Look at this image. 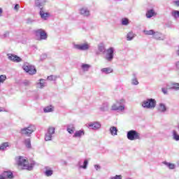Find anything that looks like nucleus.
I'll return each mask as SVG.
<instances>
[{
    "instance_id": "1",
    "label": "nucleus",
    "mask_w": 179,
    "mask_h": 179,
    "mask_svg": "<svg viewBox=\"0 0 179 179\" xmlns=\"http://www.w3.org/2000/svg\"><path fill=\"white\" fill-rule=\"evenodd\" d=\"M17 164L20 167H22L23 170H29L30 171L33 170V167H34L36 162H32L30 164H29L27 159L20 156L17 158Z\"/></svg>"
},
{
    "instance_id": "2",
    "label": "nucleus",
    "mask_w": 179,
    "mask_h": 179,
    "mask_svg": "<svg viewBox=\"0 0 179 179\" xmlns=\"http://www.w3.org/2000/svg\"><path fill=\"white\" fill-rule=\"evenodd\" d=\"M125 100L120 99L117 101L111 106L112 111H124L125 110Z\"/></svg>"
},
{
    "instance_id": "3",
    "label": "nucleus",
    "mask_w": 179,
    "mask_h": 179,
    "mask_svg": "<svg viewBox=\"0 0 179 179\" xmlns=\"http://www.w3.org/2000/svg\"><path fill=\"white\" fill-rule=\"evenodd\" d=\"M141 106L143 108H155L156 107V99L152 98L147 99L142 102Z\"/></svg>"
},
{
    "instance_id": "4",
    "label": "nucleus",
    "mask_w": 179,
    "mask_h": 179,
    "mask_svg": "<svg viewBox=\"0 0 179 179\" xmlns=\"http://www.w3.org/2000/svg\"><path fill=\"white\" fill-rule=\"evenodd\" d=\"M36 131V127L34 125H29L28 127L21 129V135H25V136H30L33 132Z\"/></svg>"
},
{
    "instance_id": "5",
    "label": "nucleus",
    "mask_w": 179,
    "mask_h": 179,
    "mask_svg": "<svg viewBox=\"0 0 179 179\" xmlns=\"http://www.w3.org/2000/svg\"><path fill=\"white\" fill-rule=\"evenodd\" d=\"M127 138L129 141H136L141 139V134L136 130H130L127 131Z\"/></svg>"
},
{
    "instance_id": "6",
    "label": "nucleus",
    "mask_w": 179,
    "mask_h": 179,
    "mask_svg": "<svg viewBox=\"0 0 179 179\" xmlns=\"http://www.w3.org/2000/svg\"><path fill=\"white\" fill-rule=\"evenodd\" d=\"M23 69L27 72V73H29V75H35L36 73L37 70H36V67L34 66H31L28 63H26L23 66Z\"/></svg>"
},
{
    "instance_id": "7",
    "label": "nucleus",
    "mask_w": 179,
    "mask_h": 179,
    "mask_svg": "<svg viewBox=\"0 0 179 179\" xmlns=\"http://www.w3.org/2000/svg\"><path fill=\"white\" fill-rule=\"evenodd\" d=\"M55 134V127H50L48 129L46 134H45V141L48 142L52 140V135Z\"/></svg>"
},
{
    "instance_id": "8",
    "label": "nucleus",
    "mask_w": 179,
    "mask_h": 179,
    "mask_svg": "<svg viewBox=\"0 0 179 179\" xmlns=\"http://www.w3.org/2000/svg\"><path fill=\"white\" fill-rule=\"evenodd\" d=\"M36 37L40 36V40H47L48 35H47V32L44 31L43 29H36L34 31Z\"/></svg>"
},
{
    "instance_id": "9",
    "label": "nucleus",
    "mask_w": 179,
    "mask_h": 179,
    "mask_svg": "<svg viewBox=\"0 0 179 179\" xmlns=\"http://www.w3.org/2000/svg\"><path fill=\"white\" fill-rule=\"evenodd\" d=\"M105 59L108 62H111L114 59V48H110L106 50Z\"/></svg>"
},
{
    "instance_id": "10",
    "label": "nucleus",
    "mask_w": 179,
    "mask_h": 179,
    "mask_svg": "<svg viewBox=\"0 0 179 179\" xmlns=\"http://www.w3.org/2000/svg\"><path fill=\"white\" fill-rule=\"evenodd\" d=\"M73 48L76 50H79L80 51H87L90 48V45L87 43L83 44H74Z\"/></svg>"
},
{
    "instance_id": "11",
    "label": "nucleus",
    "mask_w": 179,
    "mask_h": 179,
    "mask_svg": "<svg viewBox=\"0 0 179 179\" xmlns=\"http://www.w3.org/2000/svg\"><path fill=\"white\" fill-rule=\"evenodd\" d=\"M45 3H47V0H34L35 8L40 9V10L44 9Z\"/></svg>"
},
{
    "instance_id": "12",
    "label": "nucleus",
    "mask_w": 179,
    "mask_h": 179,
    "mask_svg": "<svg viewBox=\"0 0 179 179\" xmlns=\"http://www.w3.org/2000/svg\"><path fill=\"white\" fill-rule=\"evenodd\" d=\"M88 128L94 129V131H97V129L101 128V124L99 122H90L88 123Z\"/></svg>"
},
{
    "instance_id": "13",
    "label": "nucleus",
    "mask_w": 179,
    "mask_h": 179,
    "mask_svg": "<svg viewBox=\"0 0 179 179\" xmlns=\"http://www.w3.org/2000/svg\"><path fill=\"white\" fill-rule=\"evenodd\" d=\"M7 57L8 59L10 61H12L13 62H17V63L22 62V58H20V57L16 55L8 53L7 55Z\"/></svg>"
},
{
    "instance_id": "14",
    "label": "nucleus",
    "mask_w": 179,
    "mask_h": 179,
    "mask_svg": "<svg viewBox=\"0 0 179 179\" xmlns=\"http://www.w3.org/2000/svg\"><path fill=\"white\" fill-rule=\"evenodd\" d=\"M167 87L169 90H179V83H171L169 84H167Z\"/></svg>"
},
{
    "instance_id": "15",
    "label": "nucleus",
    "mask_w": 179,
    "mask_h": 179,
    "mask_svg": "<svg viewBox=\"0 0 179 179\" xmlns=\"http://www.w3.org/2000/svg\"><path fill=\"white\" fill-rule=\"evenodd\" d=\"M153 36V38H155V40H164V38H166V36L162 34V33L160 32H155L154 31V34L152 35Z\"/></svg>"
},
{
    "instance_id": "16",
    "label": "nucleus",
    "mask_w": 179,
    "mask_h": 179,
    "mask_svg": "<svg viewBox=\"0 0 179 179\" xmlns=\"http://www.w3.org/2000/svg\"><path fill=\"white\" fill-rule=\"evenodd\" d=\"M1 175L8 179H13L14 178L13 173H12V171H3L2 173V174H1Z\"/></svg>"
},
{
    "instance_id": "17",
    "label": "nucleus",
    "mask_w": 179,
    "mask_h": 179,
    "mask_svg": "<svg viewBox=\"0 0 179 179\" xmlns=\"http://www.w3.org/2000/svg\"><path fill=\"white\" fill-rule=\"evenodd\" d=\"M39 15L41 19H44V20H47V18L50 17L49 13L45 12V10H44V8L42 10H40Z\"/></svg>"
},
{
    "instance_id": "18",
    "label": "nucleus",
    "mask_w": 179,
    "mask_h": 179,
    "mask_svg": "<svg viewBox=\"0 0 179 179\" xmlns=\"http://www.w3.org/2000/svg\"><path fill=\"white\" fill-rule=\"evenodd\" d=\"M80 13L83 16H85L87 17L88 16H90V11L87 8H82L80 9Z\"/></svg>"
},
{
    "instance_id": "19",
    "label": "nucleus",
    "mask_w": 179,
    "mask_h": 179,
    "mask_svg": "<svg viewBox=\"0 0 179 179\" xmlns=\"http://www.w3.org/2000/svg\"><path fill=\"white\" fill-rule=\"evenodd\" d=\"M82 136H85V130L83 129L76 131L73 138H82Z\"/></svg>"
},
{
    "instance_id": "20",
    "label": "nucleus",
    "mask_w": 179,
    "mask_h": 179,
    "mask_svg": "<svg viewBox=\"0 0 179 179\" xmlns=\"http://www.w3.org/2000/svg\"><path fill=\"white\" fill-rule=\"evenodd\" d=\"M158 111L159 113H166L167 111V106L163 103H160L158 106Z\"/></svg>"
},
{
    "instance_id": "21",
    "label": "nucleus",
    "mask_w": 179,
    "mask_h": 179,
    "mask_svg": "<svg viewBox=\"0 0 179 179\" xmlns=\"http://www.w3.org/2000/svg\"><path fill=\"white\" fill-rule=\"evenodd\" d=\"M66 131L70 135H72L73 134H75L76 128L75 125L73 124H68Z\"/></svg>"
},
{
    "instance_id": "22",
    "label": "nucleus",
    "mask_w": 179,
    "mask_h": 179,
    "mask_svg": "<svg viewBox=\"0 0 179 179\" xmlns=\"http://www.w3.org/2000/svg\"><path fill=\"white\" fill-rule=\"evenodd\" d=\"M156 12H155L154 9H150L147 11L145 16L148 17V19H150V17H153V16H155Z\"/></svg>"
},
{
    "instance_id": "23",
    "label": "nucleus",
    "mask_w": 179,
    "mask_h": 179,
    "mask_svg": "<svg viewBox=\"0 0 179 179\" xmlns=\"http://www.w3.org/2000/svg\"><path fill=\"white\" fill-rule=\"evenodd\" d=\"M162 163H163V164L166 166V167H168L169 169V170H174V169H176V164H174L167 162L166 161L163 162Z\"/></svg>"
},
{
    "instance_id": "24",
    "label": "nucleus",
    "mask_w": 179,
    "mask_h": 179,
    "mask_svg": "<svg viewBox=\"0 0 179 179\" xmlns=\"http://www.w3.org/2000/svg\"><path fill=\"white\" fill-rule=\"evenodd\" d=\"M131 85L134 86H138L139 85V81H138V78H136V74L133 73V78L131 79Z\"/></svg>"
},
{
    "instance_id": "25",
    "label": "nucleus",
    "mask_w": 179,
    "mask_h": 179,
    "mask_svg": "<svg viewBox=\"0 0 179 179\" xmlns=\"http://www.w3.org/2000/svg\"><path fill=\"white\" fill-rule=\"evenodd\" d=\"M110 134L113 136H115V135H117V132H118V129H117V127L113 126L110 128Z\"/></svg>"
},
{
    "instance_id": "26",
    "label": "nucleus",
    "mask_w": 179,
    "mask_h": 179,
    "mask_svg": "<svg viewBox=\"0 0 179 179\" xmlns=\"http://www.w3.org/2000/svg\"><path fill=\"white\" fill-rule=\"evenodd\" d=\"M108 103L106 102L102 104V106L100 107L101 111H108Z\"/></svg>"
},
{
    "instance_id": "27",
    "label": "nucleus",
    "mask_w": 179,
    "mask_h": 179,
    "mask_svg": "<svg viewBox=\"0 0 179 179\" xmlns=\"http://www.w3.org/2000/svg\"><path fill=\"white\" fill-rule=\"evenodd\" d=\"M134 38H135V34H134L132 31L129 32L127 35V41H131L134 40Z\"/></svg>"
},
{
    "instance_id": "28",
    "label": "nucleus",
    "mask_w": 179,
    "mask_h": 179,
    "mask_svg": "<svg viewBox=\"0 0 179 179\" xmlns=\"http://www.w3.org/2000/svg\"><path fill=\"white\" fill-rule=\"evenodd\" d=\"M98 50L99 52H102V54H104V52H106V47L104 46V44L99 43L98 45Z\"/></svg>"
},
{
    "instance_id": "29",
    "label": "nucleus",
    "mask_w": 179,
    "mask_h": 179,
    "mask_svg": "<svg viewBox=\"0 0 179 179\" xmlns=\"http://www.w3.org/2000/svg\"><path fill=\"white\" fill-rule=\"evenodd\" d=\"M172 136H173V139L174 141H179V134H178V132H177V131L173 130Z\"/></svg>"
},
{
    "instance_id": "30",
    "label": "nucleus",
    "mask_w": 179,
    "mask_h": 179,
    "mask_svg": "<svg viewBox=\"0 0 179 179\" xmlns=\"http://www.w3.org/2000/svg\"><path fill=\"white\" fill-rule=\"evenodd\" d=\"M101 73L108 75V73H113V69L111 68H103L101 69Z\"/></svg>"
},
{
    "instance_id": "31",
    "label": "nucleus",
    "mask_w": 179,
    "mask_h": 179,
    "mask_svg": "<svg viewBox=\"0 0 179 179\" xmlns=\"http://www.w3.org/2000/svg\"><path fill=\"white\" fill-rule=\"evenodd\" d=\"M171 15L172 17H174V19H177L178 17H179V10H173L171 11Z\"/></svg>"
},
{
    "instance_id": "32",
    "label": "nucleus",
    "mask_w": 179,
    "mask_h": 179,
    "mask_svg": "<svg viewBox=\"0 0 179 179\" xmlns=\"http://www.w3.org/2000/svg\"><path fill=\"white\" fill-rule=\"evenodd\" d=\"M6 148H9V143L8 142H6V143H3L1 145H0V150H6Z\"/></svg>"
},
{
    "instance_id": "33",
    "label": "nucleus",
    "mask_w": 179,
    "mask_h": 179,
    "mask_svg": "<svg viewBox=\"0 0 179 179\" xmlns=\"http://www.w3.org/2000/svg\"><path fill=\"white\" fill-rule=\"evenodd\" d=\"M24 145L28 149H30V148H31V141L30 140V138L25 139Z\"/></svg>"
},
{
    "instance_id": "34",
    "label": "nucleus",
    "mask_w": 179,
    "mask_h": 179,
    "mask_svg": "<svg viewBox=\"0 0 179 179\" xmlns=\"http://www.w3.org/2000/svg\"><path fill=\"white\" fill-rule=\"evenodd\" d=\"M143 33L144 34H145V36H153V34H155V30H144Z\"/></svg>"
},
{
    "instance_id": "35",
    "label": "nucleus",
    "mask_w": 179,
    "mask_h": 179,
    "mask_svg": "<svg viewBox=\"0 0 179 179\" xmlns=\"http://www.w3.org/2000/svg\"><path fill=\"white\" fill-rule=\"evenodd\" d=\"M39 83H37V85L39 86L40 89H43L45 86V81L43 79H40Z\"/></svg>"
},
{
    "instance_id": "36",
    "label": "nucleus",
    "mask_w": 179,
    "mask_h": 179,
    "mask_svg": "<svg viewBox=\"0 0 179 179\" xmlns=\"http://www.w3.org/2000/svg\"><path fill=\"white\" fill-rule=\"evenodd\" d=\"M81 68L84 71L87 72V71H89V69H90V65L86 64H83L81 65Z\"/></svg>"
},
{
    "instance_id": "37",
    "label": "nucleus",
    "mask_w": 179,
    "mask_h": 179,
    "mask_svg": "<svg viewBox=\"0 0 179 179\" xmlns=\"http://www.w3.org/2000/svg\"><path fill=\"white\" fill-rule=\"evenodd\" d=\"M88 164H89V161H87V159H85L83 162V165L80 166V169H83L84 170H86V169H87Z\"/></svg>"
},
{
    "instance_id": "38",
    "label": "nucleus",
    "mask_w": 179,
    "mask_h": 179,
    "mask_svg": "<svg viewBox=\"0 0 179 179\" xmlns=\"http://www.w3.org/2000/svg\"><path fill=\"white\" fill-rule=\"evenodd\" d=\"M43 111L45 113H52V111H54V109L52 106H46L45 108H43Z\"/></svg>"
},
{
    "instance_id": "39",
    "label": "nucleus",
    "mask_w": 179,
    "mask_h": 179,
    "mask_svg": "<svg viewBox=\"0 0 179 179\" xmlns=\"http://www.w3.org/2000/svg\"><path fill=\"white\" fill-rule=\"evenodd\" d=\"M122 26H128L129 24V20L128 18H123L122 20Z\"/></svg>"
},
{
    "instance_id": "40",
    "label": "nucleus",
    "mask_w": 179,
    "mask_h": 179,
    "mask_svg": "<svg viewBox=\"0 0 179 179\" xmlns=\"http://www.w3.org/2000/svg\"><path fill=\"white\" fill-rule=\"evenodd\" d=\"M45 174L47 176V177H50V176L52 174V170H46Z\"/></svg>"
},
{
    "instance_id": "41",
    "label": "nucleus",
    "mask_w": 179,
    "mask_h": 179,
    "mask_svg": "<svg viewBox=\"0 0 179 179\" xmlns=\"http://www.w3.org/2000/svg\"><path fill=\"white\" fill-rule=\"evenodd\" d=\"M22 85H24V86H30L31 83L30 81L25 80L22 82Z\"/></svg>"
},
{
    "instance_id": "42",
    "label": "nucleus",
    "mask_w": 179,
    "mask_h": 179,
    "mask_svg": "<svg viewBox=\"0 0 179 179\" xmlns=\"http://www.w3.org/2000/svg\"><path fill=\"white\" fill-rule=\"evenodd\" d=\"M45 58H47V54H45V53L42 54L40 57V61H44V59H45Z\"/></svg>"
},
{
    "instance_id": "43",
    "label": "nucleus",
    "mask_w": 179,
    "mask_h": 179,
    "mask_svg": "<svg viewBox=\"0 0 179 179\" xmlns=\"http://www.w3.org/2000/svg\"><path fill=\"white\" fill-rule=\"evenodd\" d=\"M167 89H169L167 87V85H166V89L164 87L162 88V93H164V94H167Z\"/></svg>"
},
{
    "instance_id": "44",
    "label": "nucleus",
    "mask_w": 179,
    "mask_h": 179,
    "mask_svg": "<svg viewBox=\"0 0 179 179\" xmlns=\"http://www.w3.org/2000/svg\"><path fill=\"white\" fill-rule=\"evenodd\" d=\"M111 179H122V176L121 175H116L114 177H112Z\"/></svg>"
},
{
    "instance_id": "45",
    "label": "nucleus",
    "mask_w": 179,
    "mask_h": 179,
    "mask_svg": "<svg viewBox=\"0 0 179 179\" xmlns=\"http://www.w3.org/2000/svg\"><path fill=\"white\" fill-rule=\"evenodd\" d=\"M20 8V6L19 4H15L14 6L15 10H19Z\"/></svg>"
},
{
    "instance_id": "46",
    "label": "nucleus",
    "mask_w": 179,
    "mask_h": 179,
    "mask_svg": "<svg viewBox=\"0 0 179 179\" xmlns=\"http://www.w3.org/2000/svg\"><path fill=\"white\" fill-rule=\"evenodd\" d=\"M94 169L98 171L100 170L101 169V166H100V165L96 164L94 165Z\"/></svg>"
},
{
    "instance_id": "47",
    "label": "nucleus",
    "mask_w": 179,
    "mask_h": 179,
    "mask_svg": "<svg viewBox=\"0 0 179 179\" xmlns=\"http://www.w3.org/2000/svg\"><path fill=\"white\" fill-rule=\"evenodd\" d=\"M34 22V20H31V18H28L27 20V23L30 24V23H33Z\"/></svg>"
},
{
    "instance_id": "48",
    "label": "nucleus",
    "mask_w": 179,
    "mask_h": 179,
    "mask_svg": "<svg viewBox=\"0 0 179 179\" xmlns=\"http://www.w3.org/2000/svg\"><path fill=\"white\" fill-rule=\"evenodd\" d=\"M48 80H54V76H50L47 78Z\"/></svg>"
},
{
    "instance_id": "49",
    "label": "nucleus",
    "mask_w": 179,
    "mask_h": 179,
    "mask_svg": "<svg viewBox=\"0 0 179 179\" xmlns=\"http://www.w3.org/2000/svg\"><path fill=\"white\" fill-rule=\"evenodd\" d=\"M3 37L4 38L9 37V31H6V33H4Z\"/></svg>"
},
{
    "instance_id": "50",
    "label": "nucleus",
    "mask_w": 179,
    "mask_h": 179,
    "mask_svg": "<svg viewBox=\"0 0 179 179\" xmlns=\"http://www.w3.org/2000/svg\"><path fill=\"white\" fill-rule=\"evenodd\" d=\"M173 3H175L176 6H179V0L173 1Z\"/></svg>"
},
{
    "instance_id": "51",
    "label": "nucleus",
    "mask_w": 179,
    "mask_h": 179,
    "mask_svg": "<svg viewBox=\"0 0 179 179\" xmlns=\"http://www.w3.org/2000/svg\"><path fill=\"white\" fill-rule=\"evenodd\" d=\"M0 179H6V178H4L3 176L0 175Z\"/></svg>"
},
{
    "instance_id": "52",
    "label": "nucleus",
    "mask_w": 179,
    "mask_h": 179,
    "mask_svg": "<svg viewBox=\"0 0 179 179\" xmlns=\"http://www.w3.org/2000/svg\"><path fill=\"white\" fill-rule=\"evenodd\" d=\"M176 166H177V167H179V160L177 161V162H176Z\"/></svg>"
},
{
    "instance_id": "53",
    "label": "nucleus",
    "mask_w": 179,
    "mask_h": 179,
    "mask_svg": "<svg viewBox=\"0 0 179 179\" xmlns=\"http://www.w3.org/2000/svg\"><path fill=\"white\" fill-rule=\"evenodd\" d=\"M63 164H64V166H66V161H63Z\"/></svg>"
},
{
    "instance_id": "54",
    "label": "nucleus",
    "mask_w": 179,
    "mask_h": 179,
    "mask_svg": "<svg viewBox=\"0 0 179 179\" xmlns=\"http://www.w3.org/2000/svg\"><path fill=\"white\" fill-rule=\"evenodd\" d=\"M2 15V8H0V16Z\"/></svg>"
},
{
    "instance_id": "55",
    "label": "nucleus",
    "mask_w": 179,
    "mask_h": 179,
    "mask_svg": "<svg viewBox=\"0 0 179 179\" xmlns=\"http://www.w3.org/2000/svg\"><path fill=\"white\" fill-rule=\"evenodd\" d=\"M2 111H3V109H2V108H0V113H2Z\"/></svg>"
},
{
    "instance_id": "56",
    "label": "nucleus",
    "mask_w": 179,
    "mask_h": 179,
    "mask_svg": "<svg viewBox=\"0 0 179 179\" xmlns=\"http://www.w3.org/2000/svg\"><path fill=\"white\" fill-rule=\"evenodd\" d=\"M96 55H100V52H96Z\"/></svg>"
},
{
    "instance_id": "57",
    "label": "nucleus",
    "mask_w": 179,
    "mask_h": 179,
    "mask_svg": "<svg viewBox=\"0 0 179 179\" xmlns=\"http://www.w3.org/2000/svg\"><path fill=\"white\" fill-rule=\"evenodd\" d=\"M120 1H122V0H120Z\"/></svg>"
}]
</instances>
